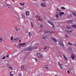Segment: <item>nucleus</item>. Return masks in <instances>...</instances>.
I'll list each match as a JSON object with an SVG mask.
<instances>
[{
  "label": "nucleus",
  "instance_id": "f257e3e1",
  "mask_svg": "<svg viewBox=\"0 0 76 76\" xmlns=\"http://www.w3.org/2000/svg\"><path fill=\"white\" fill-rule=\"evenodd\" d=\"M37 58H41L43 57V55H42L41 53H37Z\"/></svg>",
  "mask_w": 76,
  "mask_h": 76
},
{
  "label": "nucleus",
  "instance_id": "f03ea898",
  "mask_svg": "<svg viewBox=\"0 0 76 76\" xmlns=\"http://www.w3.org/2000/svg\"><path fill=\"white\" fill-rule=\"evenodd\" d=\"M71 29V27L70 26H68L67 28L65 29V31L68 32L69 33H71L73 31V30H71L69 31V29Z\"/></svg>",
  "mask_w": 76,
  "mask_h": 76
},
{
  "label": "nucleus",
  "instance_id": "7ed1b4c3",
  "mask_svg": "<svg viewBox=\"0 0 76 76\" xmlns=\"http://www.w3.org/2000/svg\"><path fill=\"white\" fill-rule=\"evenodd\" d=\"M58 42L60 44L61 46H62V47H64V45L63 44V43L62 42H61V40H60V39H58Z\"/></svg>",
  "mask_w": 76,
  "mask_h": 76
},
{
  "label": "nucleus",
  "instance_id": "20e7f679",
  "mask_svg": "<svg viewBox=\"0 0 76 76\" xmlns=\"http://www.w3.org/2000/svg\"><path fill=\"white\" fill-rule=\"evenodd\" d=\"M58 64L60 67V68L61 69V70H62L63 69V67H62V66L61 65V64L60 63V62L58 61Z\"/></svg>",
  "mask_w": 76,
  "mask_h": 76
},
{
  "label": "nucleus",
  "instance_id": "39448f33",
  "mask_svg": "<svg viewBox=\"0 0 76 76\" xmlns=\"http://www.w3.org/2000/svg\"><path fill=\"white\" fill-rule=\"evenodd\" d=\"M48 23H50V24L52 26H53V28H54V25L53 24V23H52V22L51 21H48Z\"/></svg>",
  "mask_w": 76,
  "mask_h": 76
},
{
  "label": "nucleus",
  "instance_id": "423d86ee",
  "mask_svg": "<svg viewBox=\"0 0 76 76\" xmlns=\"http://www.w3.org/2000/svg\"><path fill=\"white\" fill-rule=\"evenodd\" d=\"M41 6L43 7H45L46 6V5L44 3H42L41 4Z\"/></svg>",
  "mask_w": 76,
  "mask_h": 76
},
{
  "label": "nucleus",
  "instance_id": "0eeeda50",
  "mask_svg": "<svg viewBox=\"0 0 76 76\" xmlns=\"http://www.w3.org/2000/svg\"><path fill=\"white\" fill-rule=\"evenodd\" d=\"M51 39L52 40H53V41H54V42H57V40H56V39L54 37H51Z\"/></svg>",
  "mask_w": 76,
  "mask_h": 76
},
{
  "label": "nucleus",
  "instance_id": "6e6552de",
  "mask_svg": "<svg viewBox=\"0 0 76 76\" xmlns=\"http://www.w3.org/2000/svg\"><path fill=\"white\" fill-rule=\"evenodd\" d=\"M25 44H26V43H25L19 44L21 46V47H23V46H24V45H25Z\"/></svg>",
  "mask_w": 76,
  "mask_h": 76
},
{
  "label": "nucleus",
  "instance_id": "1a4fd4ad",
  "mask_svg": "<svg viewBox=\"0 0 76 76\" xmlns=\"http://www.w3.org/2000/svg\"><path fill=\"white\" fill-rule=\"evenodd\" d=\"M31 49H32V47L30 46L29 48H27V50L30 51V50H31Z\"/></svg>",
  "mask_w": 76,
  "mask_h": 76
},
{
  "label": "nucleus",
  "instance_id": "9d476101",
  "mask_svg": "<svg viewBox=\"0 0 76 76\" xmlns=\"http://www.w3.org/2000/svg\"><path fill=\"white\" fill-rule=\"evenodd\" d=\"M26 16H29V11H26Z\"/></svg>",
  "mask_w": 76,
  "mask_h": 76
},
{
  "label": "nucleus",
  "instance_id": "9b49d317",
  "mask_svg": "<svg viewBox=\"0 0 76 76\" xmlns=\"http://www.w3.org/2000/svg\"><path fill=\"white\" fill-rule=\"evenodd\" d=\"M55 16L57 19H58L59 18V15H58V13H56L55 15Z\"/></svg>",
  "mask_w": 76,
  "mask_h": 76
},
{
  "label": "nucleus",
  "instance_id": "f8f14e48",
  "mask_svg": "<svg viewBox=\"0 0 76 76\" xmlns=\"http://www.w3.org/2000/svg\"><path fill=\"white\" fill-rule=\"evenodd\" d=\"M64 13L61 12L59 13V16H62V15H64Z\"/></svg>",
  "mask_w": 76,
  "mask_h": 76
},
{
  "label": "nucleus",
  "instance_id": "ddd939ff",
  "mask_svg": "<svg viewBox=\"0 0 76 76\" xmlns=\"http://www.w3.org/2000/svg\"><path fill=\"white\" fill-rule=\"evenodd\" d=\"M73 22V20H69L67 22L68 23H72Z\"/></svg>",
  "mask_w": 76,
  "mask_h": 76
},
{
  "label": "nucleus",
  "instance_id": "4468645a",
  "mask_svg": "<svg viewBox=\"0 0 76 76\" xmlns=\"http://www.w3.org/2000/svg\"><path fill=\"white\" fill-rule=\"evenodd\" d=\"M71 57L72 60H74V58H75V56H74V55H72L71 56Z\"/></svg>",
  "mask_w": 76,
  "mask_h": 76
},
{
  "label": "nucleus",
  "instance_id": "2eb2a0df",
  "mask_svg": "<svg viewBox=\"0 0 76 76\" xmlns=\"http://www.w3.org/2000/svg\"><path fill=\"white\" fill-rule=\"evenodd\" d=\"M63 57H64V59H65V60H68L67 58L65 56L63 55Z\"/></svg>",
  "mask_w": 76,
  "mask_h": 76
},
{
  "label": "nucleus",
  "instance_id": "dca6fc26",
  "mask_svg": "<svg viewBox=\"0 0 76 76\" xmlns=\"http://www.w3.org/2000/svg\"><path fill=\"white\" fill-rule=\"evenodd\" d=\"M7 6L8 7V8H11V6H10V5L9 4H7Z\"/></svg>",
  "mask_w": 76,
  "mask_h": 76
},
{
  "label": "nucleus",
  "instance_id": "f3484780",
  "mask_svg": "<svg viewBox=\"0 0 76 76\" xmlns=\"http://www.w3.org/2000/svg\"><path fill=\"white\" fill-rule=\"evenodd\" d=\"M68 50H69V51H72V48L69 47L68 49Z\"/></svg>",
  "mask_w": 76,
  "mask_h": 76
},
{
  "label": "nucleus",
  "instance_id": "a211bd4d",
  "mask_svg": "<svg viewBox=\"0 0 76 76\" xmlns=\"http://www.w3.org/2000/svg\"><path fill=\"white\" fill-rule=\"evenodd\" d=\"M3 38L1 37H0V42H1L3 41Z\"/></svg>",
  "mask_w": 76,
  "mask_h": 76
},
{
  "label": "nucleus",
  "instance_id": "6ab92c4d",
  "mask_svg": "<svg viewBox=\"0 0 76 76\" xmlns=\"http://www.w3.org/2000/svg\"><path fill=\"white\" fill-rule=\"evenodd\" d=\"M29 37H31L32 36V34L31 32H29L28 34Z\"/></svg>",
  "mask_w": 76,
  "mask_h": 76
},
{
  "label": "nucleus",
  "instance_id": "aec40b11",
  "mask_svg": "<svg viewBox=\"0 0 76 76\" xmlns=\"http://www.w3.org/2000/svg\"><path fill=\"white\" fill-rule=\"evenodd\" d=\"M22 18L23 19H25V17L24 15H22Z\"/></svg>",
  "mask_w": 76,
  "mask_h": 76
},
{
  "label": "nucleus",
  "instance_id": "412c9836",
  "mask_svg": "<svg viewBox=\"0 0 76 76\" xmlns=\"http://www.w3.org/2000/svg\"><path fill=\"white\" fill-rule=\"evenodd\" d=\"M15 41H18V40H19V38H17L15 39Z\"/></svg>",
  "mask_w": 76,
  "mask_h": 76
},
{
  "label": "nucleus",
  "instance_id": "4be33fe9",
  "mask_svg": "<svg viewBox=\"0 0 76 76\" xmlns=\"http://www.w3.org/2000/svg\"><path fill=\"white\" fill-rule=\"evenodd\" d=\"M72 28H76V25H73L72 26Z\"/></svg>",
  "mask_w": 76,
  "mask_h": 76
},
{
  "label": "nucleus",
  "instance_id": "5701e85b",
  "mask_svg": "<svg viewBox=\"0 0 76 76\" xmlns=\"http://www.w3.org/2000/svg\"><path fill=\"white\" fill-rule=\"evenodd\" d=\"M68 45H73V44H72V43H70L69 42H68Z\"/></svg>",
  "mask_w": 76,
  "mask_h": 76
},
{
  "label": "nucleus",
  "instance_id": "b1692460",
  "mask_svg": "<svg viewBox=\"0 0 76 76\" xmlns=\"http://www.w3.org/2000/svg\"><path fill=\"white\" fill-rule=\"evenodd\" d=\"M12 42H16V41L15 40V39H13V40H12V41H11Z\"/></svg>",
  "mask_w": 76,
  "mask_h": 76
},
{
  "label": "nucleus",
  "instance_id": "393cba45",
  "mask_svg": "<svg viewBox=\"0 0 76 76\" xmlns=\"http://www.w3.org/2000/svg\"><path fill=\"white\" fill-rule=\"evenodd\" d=\"M48 33L50 34H52V33H53V31H48Z\"/></svg>",
  "mask_w": 76,
  "mask_h": 76
},
{
  "label": "nucleus",
  "instance_id": "a878e982",
  "mask_svg": "<svg viewBox=\"0 0 76 76\" xmlns=\"http://www.w3.org/2000/svg\"><path fill=\"white\" fill-rule=\"evenodd\" d=\"M39 20H40V21H42V19L41 17L39 18Z\"/></svg>",
  "mask_w": 76,
  "mask_h": 76
},
{
  "label": "nucleus",
  "instance_id": "bb28decb",
  "mask_svg": "<svg viewBox=\"0 0 76 76\" xmlns=\"http://www.w3.org/2000/svg\"><path fill=\"white\" fill-rule=\"evenodd\" d=\"M67 17V18H70L72 17V15H68Z\"/></svg>",
  "mask_w": 76,
  "mask_h": 76
},
{
  "label": "nucleus",
  "instance_id": "cd10ccee",
  "mask_svg": "<svg viewBox=\"0 0 76 76\" xmlns=\"http://www.w3.org/2000/svg\"><path fill=\"white\" fill-rule=\"evenodd\" d=\"M6 58V56H4L3 58H1V60H4Z\"/></svg>",
  "mask_w": 76,
  "mask_h": 76
},
{
  "label": "nucleus",
  "instance_id": "c85d7f7f",
  "mask_svg": "<svg viewBox=\"0 0 76 76\" xmlns=\"http://www.w3.org/2000/svg\"><path fill=\"white\" fill-rule=\"evenodd\" d=\"M11 40H13V37L12 36L11 37V38H10Z\"/></svg>",
  "mask_w": 76,
  "mask_h": 76
},
{
  "label": "nucleus",
  "instance_id": "c756f323",
  "mask_svg": "<svg viewBox=\"0 0 76 76\" xmlns=\"http://www.w3.org/2000/svg\"><path fill=\"white\" fill-rule=\"evenodd\" d=\"M20 4L21 5V6H23V5H25V3L22 4L21 3H20Z\"/></svg>",
  "mask_w": 76,
  "mask_h": 76
},
{
  "label": "nucleus",
  "instance_id": "7c9ffc66",
  "mask_svg": "<svg viewBox=\"0 0 76 76\" xmlns=\"http://www.w3.org/2000/svg\"><path fill=\"white\" fill-rule=\"evenodd\" d=\"M21 69H24V66L23 65L22 66L21 68Z\"/></svg>",
  "mask_w": 76,
  "mask_h": 76
},
{
  "label": "nucleus",
  "instance_id": "2f4dec72",
  "mask_svg": "<svg viewBox=\"0 0 76 76\" xmlns=\"http://www.w3.org/2000/svg\"><path fill=\"white\" fill-rule=\"evenodd\" d=\"M36 62H38V59L36 58H34Z\"/></svg>",
  "mask_w": 76,
  "mask_h": 76
},
{
  "label": "nucleus",
  "instance_id": "473e14b6",
  "mask_svg": "<svg viewBox=\"0 0 76 76\" xmlns=\"http://www.w3.org/2000/svg\"><path fill=\"white\" fill-rule=\"evenodd\" d=\"M17 47H18V48H20L21 47V46L19 44V45H18L17 46Z\"/></svg>",
  "mask_w": 76,
  "mask_h": 76
},
{
  "label": "nucleus",
  "instance_id": "72a5a7b5",
  "mask_svg": "<svg viewBox=\"0 0 76 76\" xmlns=\"http://www.w3.org/2000/svg\"><path fill=\"white\" fill-rule=\"evenodd\" d=\"M61 8L62 9H66V8H65L64 7H61Z\"/></svg>",
  "mask_w": 76,
  "mask_h": 76
},
{
  "label": "nucleus",
  "instance_id": "f704fd0d",
  "mask_svg": "<svg viewBox=\"0 0 76 76\" xmlns=\"http://www.w3.org/2000/svg\"><path fill=\"white\" fill-rule=\"evenodd\" d=\"M9 68L10 69V70H12V69H13L12 67H9Z\"/></svg>",
  "mask_w": 76,
  "mask_h": 76
},
{
  "label": "nucleus",
  "instance_id": "c9c22d12",
  "mask_svg": "<svg viewBox=\"0 0 76 76\" xmlns=\"http://www.w3.org/2000/svg\"><path fill=\"white\" fill-rule=\"evenodd\" d=\"M48 31H45V34H47V33H48Z\"/></svg>",
  "mask_w": 76,
  "mask_h": 76
},
{
  "label": "nucleus",
  "instance_id": "e433bc0d",
  "mask_svg": "<svg viewBox=\"0 0 76 76\" xmlns=\"http://www.w3.org/2000/svg\"><path fill=\"white\" fill-rule=\"evenodd\" d=\"M65 36L67 38H69V36H68L67 34H65Z\"/></svg>",
  "mask_w": 76,
  "mask_h": 76
},
{
  "label": "nucleus",
  "instance_id": "4c0bfd02",
  "mask_svg": "<svg viewBox=\"0 0 76 76\" xmlns=\"http://www.w3.org/2000/svg\"><path fill=\"white\" fill-rule=\"evenodd\" d=\"M9 54H7V55L6 56V57L8 58H9Z\"/></svg>",
  "mask_w": 76,
  "mask_h": 76
},
{
  "label": "nucleus",
  "instance_id": "58836bf2",
  "mask_svg": "<svg viewBox=\"0 0 76 76\" xmlns=\"http://www.w3.org/2000/svg\"><path fill=\"white\" fill-rule=\"evenodd\" d=\"M40 28H43V26L42 25H40Z\"/></svg>",
  "mask_w": 76,
  "mask_h": 76
},
{
  "label": "nucleus",
  "instance_id": "ea45409f",
  "mask_svg": "<svg viewBox=\"0 0 76 76\" xmlns=\"http://www.w3.org/2000/svg\"><path fill=\"white\" fill-rule=\"evenodd\" d=\"M42 38L43 39H45V38H46V36H43Z\"/></svg>",
  "mask_w": 76,
  "mask_h": 76
},
{
  "label": "nucleus",
  "instance_id": "a19ab883",
  "mask_svg": "<svg viewBox=\"0 0 76 76\" xmlns=\"http://www.w3.org/2000/svg\"><path fill=\"white\" fill-rule=\"evenodd\" d=\"M45 68H46V69H47V70H48V67H47V66H45Z\"/></svg>",
  "mask_w": 76,
  "mask_h": 76
},
{
  "label": "nucleus",
  "instance_id": "79ce46f5",
  "mask_svg": "<svg viewBox=\"0 0 76 76\" xmlns=\"http://www.w3.org/2000/svg\"><path fill=\"white\" fill-rule=\"evenodd\" d=\"M73 15H74V16H76V14H75V13H73Z\"/></svg>",
  "mask_w": 76,
  "mask_h": 76
},
{
  "label": "nucleus",
  "instance_id": "37998d69",
  "mask_svg": "<svg viewBox=\"0 0 76 76\" xmlns=\"http://www.w3.org/2000/svg\"><path fill=\"white\" fill-rule=\"evenodd\" d=\"M7 66L8 67H9V66H10V65L9 64H7Z\"/></svg>",
  "mask_w": 76,
  "mask_h": 76
},
{
  "label": "nucleus",
  "instance_id": "c03bdc74",
  "mask_svg": "<svg viewBox=\"0 0 76 76\" xmlns=\"http://www.w3.org/2000/svg\"><path fill=\"white\" fill-rule=\"evenodd\" d=\"M47 48V47H45L43 48L44 50H46Z\"/></svg>",
  "mask_w": 76,
  "mask_h": 76
},
{
  "label": "nucleus",
  "instance_id": "a18cd8bd",
  "mask_svg": "<svg viewBox=\"0 0 76 76\" xmlns=\"http://www.w3.org/2000/svg\"><path fill=\"white\" fill-rule=\"evenodd\" d=\"M72 45H74L76 47V44H73Z\"/></svg>",
  "mask_w": 76,
  "mask_h": 76
},
{
  "label": "nucleus",
  "instance_id": "49530a36",
  "mask_svg": "<svg viewBox=\"0 0 76 76\" xmlns=\"http://www.w3.org/2000/svg\"><path fill=\"white\" fill-rule=\"evenodd\" d=\"M19 76H22V74H21V73L19 74Z\"/></svg>",
  "mask_w": 76,
  "mask_h": 76
},
{
  "label": "nucleus",
  "instance_id": "de8ad7c7",
  "mask_svg": "<svg viewBox=\"0 0 76 76\" xmlns=\"http://www.w3.org/2000/svg\"><path fill=\"white\" fill-rule=\"evenodd\" d=\"M10 75L11 76H13V74H11Z\"/></svg>",
  "mask_w": 76,
  "mask_h": 76
},
{
  "label": "nucleus",
  "instance_id": "09e8293b",
  "mask_svg": "<svg viewBox=\"0 0 76 76\" xmlns=\"http://www.w3.org/2000/svg\"><path fill=\"white\" fill-rule=\"evenodd\" d=\"M15 29L17 31H18V28H15Z\"/></svg>",
  "mask_w": 76,
  "mask_h": 76
},
{
  "label": "nucleus",
  "instance_id": "8fccbe9b",
  "mask_svg": "<svg viewBox=\"0 0 76 76\" xmlns=\"http://www.w3.org/2000/svg\"><path fill=\"white\" fill-rule=\"evenodd\" d=\"M42 1H45V2L46 1H45V0H42Z\"/></svg>",
  "mask_w": 76,
  "mask_h": 76
},
{
  "label": "nucleus",
  "instance_id": "3c124183",
  "mask_svg": "<svg viewBox=\"0 0 76 76\" xmlns=\"http://www.w3.org/2000/svg\"><path fill=\"white\" fill-rule=\"evenodd\" d=\"M38 15H36L35 16V18H37V17H38Z\"/></svg>",
  "mask_w": 76,
  "mask_h": 76
},
{
  "label": "nucleus",
  "instance_id": "603ef678",
  "mask_svg": "<svg viewBox=\"0 0 76 76\" xmlns=\"http://www.w3.org/2000/svg\"><path fill=\"white\" fill-rule=\"evenodd\" d=\"M67 72L68 73H69V71H67Z\"/></svg>",
  "mask_w": 76,
  "mask_h": 76
},
{
  "label": "nucleus",
  "instance_id": "864d4df0",
  "mask_svg": "<svg viewBox=\"0 0 76 76\" xmlns=\"http://www.w3.org/2000/svg\"><path fill=\"white\" fill-rule=\"evenodd\" d=\"M45 66H48V65H47V64L45 65Z\"/></svg>",
  "mask_w": 76,
  "mask_h": 76
},
{
  "label": "nucleus",
  "instance_id": "5fc2aeb1",
  "mask_svg": "<svg viewBox=\"0 0 76 76\" xmlns=\"http://www.w3.org/2000/svg\"><path fill=\"white\" fill-rule=\"evenodd\" d=\"M20 9H22V7H20Z\"/></svg>",
  "mask_w": 76,
  "mask_h": 76
},
{
  "label": "nucleus",
  "instance_id": "6e6d98bb",
  "mask_svg": "<svg viewBox=\"0 0 76 76\" xmlns=\"http://www.w3.org/2000/svg\"><path fill=\"white\" fill-rule=\"evenodd\" d=\"M19 41L20 42H21V40H19Z\"/></svg>",
  "mask_w": 76,
  "mask_h": 76
},
{
  "label": "nucleus",
  "instance_id": "4d7b16f0",
  "mask_svg": "<svg viewBox=\"0 0 76 76\" xmlns=\"http://www.w3.org/2000/svg\"><path fill=\"white\" fill-rule=\"evenodd\" d=\"M14 46H16V44H15Z\"/></svg>",
  "mask_w": 76,
  "mask_h": 76
},
{
  "label": "nucleus",
  "instance_id": "13d9d810",
  "mask_svg": "<svg viewBox=\"0 0 76 76\" xmlns=\"http://www.w3.org/2000/svg\"><path fill=\"white\" fill-rule=\"evenodd\" d=\"M31 27H33V25H31Z\"/></svg>",
  "mask_w": 76,
  "mask_h": 76
},
{
  "label": "nucleus",
  "instance_id": "bf43d9fd",
  "mask_svg": "<svg viewBox=\"0 0 76 76\" xmlns=\"http://www.w3.org/2000/svg\"><path fill=\"white\" fill-rule=\"evenodd\" d=\"M57 10H58V8H57Z\"/></svg>",
  "mask_w": 76,
  "mask_h": 76
},
{
  "label": "nucleus",
  "instance_id": "052dcab7",
  "mask_svg": "<svg viewBox=\"0 0 76 76\" xmlns=\"http://www.w3.org/2000/svg\"><path fill=\"white\" fill-rule=\"evenodd\" d=\"M12 72H10V74H11V73Z\"/></svg>",
  "mask_w": 76,
  "mask_h": 76
},
{
  "label": "nucleus",
  "instance_id": "680f3d73",
  "mask_svg": "<svg viewBox=\"0 0 76 76\" xmlns=\"http://www.w3.org/2000/svg\"><path fill=\"white\" fill-rule=\"evenodd\" d=\"M18 30H19V31H20V29H19Z\"/></svg>",
  "mask_w": 76,
  "mask_h": 76
},
{
  "label": "nucleus",
  "instance_id": "e2e57ef3",
  "mask_svg": "<svg viewBox=\"0 0 76 76\" xmlns=\"http://www.w3.org/2000/svg\"><path fill=\"white\" fill-rule=\"evenodd\" d=\"M31 25H32V23H31Z\"/></svg>",
  "mask_w": 76,
  "mask_h": 76
},
{
  "label": "nucleus",
  "instance_id": "0e129e2a",
  "mask_svg": "<svg viewBox=\"0 0 76 76\" xmlns=\"http://www.w3.org/2000/svg\"><path fill=\"white\" fill-rule=\"evenodd\" d=\"M12 0V1H14V0Z\"/></svg>",
  "mask_w": 76,
  "mask_h": 76
},
{
  "label": "nucleus",
  "instance_id": "69168bd1",
  "mask_svg": "<svg viewBox=\"0 0 76 76\" xmlns=\"http://www.w3.org/2000/svg\"><path fill=\"white\" fill-rule=\"evenodd\" d=\"M0 29H1V28H0Z\"/></svg>",
  "mask_w": 76,
  "mask_h": 76
},
{
  "label": "nucleus",
  "instance_id": "338daca9",
  "mask_svg": "<svg viewBox=\"0 0 76 76\" xmlns=\"http://www.w3.org/2000/svg\"><path fill=\"white\" fill-rule=\"evenodd\" d=\"M38 43H37V45H38Z\"/></svg>",
  "mask_w": 76,
  "mask_h": 76
},
{
  "label": "nucleus",
  "instance_id": "774afa93",
  "mask_svg": "<svg viewBox=\"0 0 76 76\" xmlns=\"http://www.w3.org/2000/svg\"><path fill=\"white\" fill-rule=\"evenodd\" d=\"M75 20H76V19H75Z\"/></svg>",
  "mask_w": 76,
  "mask_h": 76
}]
</instances>
